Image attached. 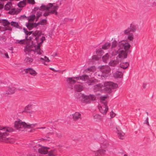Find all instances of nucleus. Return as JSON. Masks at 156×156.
Returning a JSON list of instances; mask_svg holds the SVG:
<instances>
[{
  "label": "nucleus",
  "mask_w": 156,
  "mask_h": 156,
  "mask_svg": "<svg viewBox=\"0 0 156 156\" xmlns=\"http://www.w3.org/2000/svg\"><path fill=\"white\" fill-rule=\"evenodd\" d=\"M13 129L8 127L0 126V141L7 143H13L15 142L14 139L12 137H7L6 135H8L7 132H11L13 131Z\"/></svg>",
  "instance_id": "nucleus-1"
},
{
  "label": "nucleus",
  "mask_w": 156,
  "mask_h": 156,
  "mask_svg": "<svg viewBox=\"0 0 156 156\" xmlns=\"http://www.w3.org/2000/svg\"><path fill=\"white\" fill-rule=\"evenodd\" d=\"M58 8V6L55 3H49L47 5H42L40 7V9L41 11L47 10L48 12H46L43 14L44 16L45 17L48 16L51 14H55L57 15L58 13L57 10Z\"/></svg>",
  "instance_id": "nucleus-2"
},
{
  "label": "nucleus",
  "mask_w": 156,
  "mask_h": 156,
  "mask_svg": "<svg viewBox=\"0 0 156 156\" xmlns=\"http://www.w3.org/2000/svg\"><path fill=\"white\" fill-rule=\"evenodd\" d=\"M130 45L126 40H122L119 42L117 46V49H112L111 54L112 56L116 55L118 54V50L123 48L125 50H128L130 48Z\"/></svg>",
  "instance_id": "nucleus-3"
},
{
  "label": "nucleus",
  "mask_w": 156,
  "mask_h": 156,
  "mask_svg": "<svg viewBox=\"0 0 156 156\" xmlns=\"http://www.w3.org/2000/svg\"><path fill=\"white\" fill-rule=\"evenodd\" d=\"M34 124H27L25 122H23L21 120L16 121L14 122V127L17 129H20L22 127L32 128L35 126Z\"/></svg>",
  "instance_id": "nucleus-4"
},
{
  "label": "nucleus",
  "mask_w": 156,
  "mask_h": 156,
  "mask_svg": "<svg viewBox=\"0 0 156 156\" xmlns=\"http://www.w3.org/2000/svg\"><path fill=\"white\" fill-rule=\"evenodd\" d=\"M36 51L31 49V47L29 46H26L24 49V51L26 55L28 54L30 55H34V54L36 53L39 55L42 54V51H41L40 44L38 45L36 47H35Z\"/></svg>",
  "instance_id": "nucleus-5"
},
{
  "label": "nucleus",
  "mask_w": 156,
  "mask_h": 156,
  "mask_svg": "<svg viewBox=\"0 0 156 156\" xmlns=\"http://www.w3.org/2000/svg\"><path fill=\"white\" fill-rule=\"evenodd\" d=\"M4 9L7 11L9 10L8 13L12 15L17 14L20 11H18L13 6L12 3L10 2H8L5 5Z\"/></svg>",
  "instance_id": "nucleus-6"
},
{
  "label": "nucleus",
  "mask_w": 156,
  "mask_h": 156,
  "mask_svg": "<svg viewBox=\"0 0 156 156\" xmlns=\"http://www.w3.org/2000/svg\"><path fill=\"white\" fill-rule=\"evenodd\" d=\"M104 87H105V90L108 92L111 91L112 89H115L118 87V85L112 82H107L104 83Z\"/></svg>",
  "instance_id": "nucleus-7"
},
{
  "label": "nucleus",
  "mask_w": 156,
  "mask_h": 156,
  "mask_svg": "<svg viewBox=\"0 0 156 156\" xmlns=\"http://www.w3.org/2000/svg\"><path fill=\"white\" fill-rule=\"evenodd\" d=\"M80 77V79L82 80L86 81L87 80V83L89 85H92L96 81V80L94 78L91 79L89 80V76L87 75H85L82 76H78Z\"/></svg>",
  "instance_id": "nucleus-8"
},
{
  "label": "nucleus",
  "mask_w": 156,
  "mask_h": 156,
  "mask_svg": "<svg viewBox=\"0 0 156 156\" xmlns=\"http://www.w3.org/2000/svg\"><path fill=\"white\" fill-rule=\"evenodd\" d=\"M98 69H100L103 74V76H106L111 71L110 67L107 66H101L98 67Z\"/></svg>",
  "instance_id": "nucleus-9"
},
{
  "label": "nucleus",
  "mask_w": 156,
  "mask_h": 156,
  "mask_svg": "<svg viewBox=\"0 0 156 156\" xmlns=\"http://www.w3.org/2000/svg\"><path fill=\"white\" fill-rule=\"evenodd\" d=\"M98 108L100 112L104 115H105L108 111V107L107 104H105L104 102V104H101V105L99 106Z\"/></svg>",
  "instance_id": "nucleus-10"
},
{
  "label": "nucleus",
  "mask_w": 156,
  "mask_h": 156,
  "mask_svg": "<svg viewBox=\"0 0 156 156\" xmlns=\"http://www.w3.org/2000/svg\"><path fill=\"white\" fill-rule=\"evenodd\" d=\"M81 97L84 101L89 100L94 101L95 100L96 98V97L94 95L91 94L87 96L82 94L81 95Z\"/></svg>",
  "instance_id": "nucleus-11"
},
{
  "label": "nucleus",
  "mask_w": 156,
  "mask_h": 156,
  "mask_svg": "<svg viewBox=\"0 0 156 156\" xmlns=\"http://www.w3.org/2000/svg\"><path fill=\"white\" fill-rule=\"evenodd\" d=\"M120 60V59L118 58V57H117L115 59L111 60L109 61V65L111 67H115L119 64Z\"/></svg>",
  "instance_id": "nucleus-12"
},
{
  "label": "nucleus",
  "mask_w": 156,
  "mask_h": 156,
  "mask_svg": "<svg viewBox=\"0 0 156 156\" xmlns=\"http://www.w3.org/2000/svg\"><path fill=\"white\" fill-rule=\"evenodd\" d=\"M72 119L74 121H77L82 119L81 114L78 112H76L72 114Z\"/></svg>",
  "instance_id": "nucleus-13"
},
{
  "label": "nucleus",
  "mask_w": 156,
  "mask_h": 156,
  "mask_svg": "<svg viewBox=\"0 0 156 156\" xmlns=\"http://www.w3.org/2000/svg\"><path fill=\"white\" fill-rule=\"evenodd\" d=\"M16 91V88L13 87H9L7 88L5 94L6 95H11L15 93Z\"/></svg>",
  "instance_id": "nucleus-14"
},
{
  "label": "nucleus",
  "mask_w": 156,
  "mask_h": 156,
  "mask_svg": "<svg viewBox=\"0 0 156 156\" xmlns=\"http://www.w3.org/2000/svg\"><path fill=\"white\" fill-rule=\"evenodd\" d=\"M127 50H122L119 51V55L117 56L118 57V58L119 59L120 58H127V56L128 51Z\"/></svg>",
  "instance_id": "nucleus-15"
},
{
  "label": "nucleus",
  "mask_w": 156,
  "mask_h": 156,
  "mask_svg": "<svg viewBox=\"0 0 156 156\" xmlns=\"http://www.w3.org/2000/svg\"><path fill=\"white\" fill-rule=\"evenodd\" d=\"M80 79V77H69L67 79L66 81L67 82L70 84H74L76 82V81Z\"/></svg>",
  "instance_id": "nucleus-16"
},
{
  "label": "nucleus",
  "mask_w": 156,
  "mask_h": 156,
  "mask_svg": "<svg viewBox=\"0 0 156 156\" xmlns=\"http://www.w3.org/2000/svg\"><path fill=\"white\" fill-rule=\"evenodd\" d=\"M26 73H29L30 75L35 76L37 75V72L33 69L29 68L24 69Z\"/></svg>",
  "instance_id": "nucleus-17"
},
{
  "label": "nucleus",
  "mask_w": 156,
  "mask_h": 156,
  "mask_svg": "<svg viewBox=\"0 0 156 156\" xmlns=\"http://www.w3.org/2000/svg\"><path fill=\"white\" fill-rule=\"evenodd\" d=\"M49 148L47 147H41V148L39 149V152L42 154H46L48 152V150Z\"/></svg>",
  "instance_id": "nucleus-18"
},
{
  "label": "nucleus",
  "mask_w": 156,
  "mask_h": 156,
  "mask_svg": "<svg viewBox=\"0 0 156 156\" xmlns=\"http://www.w3.org/2000/svg\"><path fill=\"white\" fill-rule=\"evenodd\" d=\"M38 25V24L28 22L27 25V27L29 30H30L33 28L36 27Z\"/></svg>",
  "instance_id": "nucleus-19"
},
{
  "label": "nucleus",
  "mask_w": 156,
  "mask_h": 156,
  "mask_svg": "<svg viewBox=\"0 0 156 156\" xmlns=\"http://www.w3.org/2000/svg\"><path fill=\"white\" fill-rule=\"evenodd\" d=\"M123 75V73L119 71H116L113 73V76L115 78H121Z\"/></svg>",
  "instance_id": "nucleus-20"
},
{
  "label": "nucleus",
  "mask_w": 156,
  "mask_h": 156,
  "mask_svg": "<svg viewBox=\"0 0 156 156\" xmlns=\"http://www.w3.org/2000/svg\"><path fill=\"white\" fill-rule=\"evenodd\" d=\"M116 133L119 138L121 139H123L125 137V133L121 130L117 129Z\"/></svg>",
  "instance_id": "nucleus-21"
},
{
  "label": "nucleus",
  "mask_w": 156,
  "mask_h": 156,
  "mask_svg": "<svg viewBox=\"0 0 156 156\" xmlns=\"http://www.w3.org/2000/svg\"><path fill=\"white\" fill-rule=\"evenodd\" d=\"M32 105L31 104L28 105H27L25 108L24 112H28L30 113H32L33 111H30L31 109L32 108Z\"/></svg>",
  "instance_id": "nucleus-22"
},
{
  "label": "nucleus",
  "mask_w": 156,
  "mask_h": 156,
  "mask_svg": "<svg viewBox=\"0 0 156 156\" xmlns=\"http://www.w3.org/2000/svg\"><path fill=\"white\" fill-rule=\"evenodd\" d=\"M33 59L32 58L28 57H26L24 59V62L27 64H30L33 62Z\"/></svg>",
  "instance_id": "nucleus-23"
},
{
  "label": "nucleus",
  "mask_w": 156,
  "mask_h": 156,
  "mask_svg": "<svg viewBox=\"0 0 156 156\" xmlns=\"http://www.w3.org/2000/svg\"><path fill=\"white\" fill-rule=\"evenodd\" d=\"M11 25L16 28L19 29H22V27L20 26L19 23L18 22H16L14 21H12L11 22Z\"/></svg>",
  "instance_id": "nucleus-24"
},
{
  "label": "nucleus",
  "mask_w": 156,
  "mask_h": 156,
  "mask_svg": "<svg viewBox=\"0 0 156 156\" xmlns=\"http://www.w3.org/2000/svg\"><path fill=\"white\" fill-rule=\"evenodd\" d=\"M74 88L76 91L78 92H80L83 90V87L80 84H76L74 86Z\"/></svg>",
  "instance_id": "nucleus-25"
},
{
  "label": "nucleus",
  "mask_w": 156,
  "mask_h": 156,
  "mask_svg": "<svg viewBox=\"0 0 156 156\" xmlns=\"http://www.w3.org/2000/svg\"><path fill=\"white\" fill-rule=\"evenodd\" d=\"M129 66V64L127 62H123L121 63L120 64V68L123 69H126Z\"/></svg>",
  "instance_id": "nucleus-26"
},
{
  "label": "nucleus",
  "mask_w": 156,
  "mask_h": 156,
  "mask_svg": "<svg viewBox=\"0 0 156 156\" xmlns=\"http://www.w3.org/2000/svg\"><path fill=\"white\" fill-rule=\"evenodd\" d=\"M105 151L104 149H101L97 151L95 153V155L96 156H98L99 154L100 155H103L105 152Z\"/></svg>",
  "instance_id": "nucleus-27"
},
{
  "label": "nucleus",
  "mask_w": 156,
  "mask_h": 156,
  "mask_svg": "<svg viewBox=\"0 0 156 156\" xmlns=\"http://www.w3.org/2000/svg\"><path fill=\"white\" fill-rule=\"evenodd\" d=\"M48 155L50 156H56L57 151L56 150H51L48 152Z\"/></svg>",
  "instance_id": "nucleus-28"
},
{
  "label": "nucleus",
  "mask_w": 156,
  "mask_h": 156,
  "mask_svg": "<svg viewBox=\"0 0 156 156\" xmlns=\"http://www.w3.org/2000/svg\"><path fill=\"white\" fill-rule=\"evenodd\" d=\"M27 3L26 0H23L20 2L18 4V5L19 7L21 8L25 6Z\"/></svg>",
  "instance_id": "nucleus-29"
},
{
  "label": "nucleus",
  "mask_w": 156,
  "mask_h": 156,
  "mask_svg": "<svg viewBox=\"0 0 156 156\" xmlns=\"http://www.w3.org/2000/svg\"><path fill=\"white\" fill-rule=\"evenodd\" d=\"M103 87L102 85L101 84H98L94 86V89L95 91H98L101 90V89Z\"/></svg>",
  "instance_id": "nucleus-30"
},
{
  "label": "nucleus",
  "mask_w": 156,
  "mask_h": 156,
  "mask_svg": "<svg viewBox=\"0 0 156 156\" xmlns=\"http://www.w3.org/2000/svg\"><path fill=\"white\" fill-rule=\"evenodd\" d=\"M93 119L94 121H98L101 119V117L98 114H96L94 116Z\"/></svg>",
  "instance_id": "nucleus-31"
},
{
  "label": "nucleus",
  "mask_w": 156,
  "mask_h": 156,
  "mask_svg": "<svg viewBox=\"0 0 156 156\" xmlns=\"http://www.w3.org/2000/svg\"><path fill=\"white\" fill-rule=\"evenodd\" d=\"M1 21V23L3 24V25L4 27L9 26V25L11 24V23L6 20H2Z\"/></svg>",
  "instance_id": "nucleus-32"
},
{
  "label": "nucleus",
  "mask_w": 156,
  "mask_h": 156,
  "mask_svg": "<svg viewBox=\"0 0 156 156\" xmlns=\"http://www.w3.org/2000/svg\"><path fill=\"white\" fill-rule=\"evenodd\" d=\"M111 46V44L110 43H107L103 45L102 47V48L104 49H107L109 48Z\"/></svg>",
  "instance_id": "nucleus-33"
},
{
  "label": "nucleus",
  "mask_w": 156,
  "mask_h": 156,
  "mask_svg": "<svg viewBox=\"0 0 156 156\" xmlns=\"http://www.w3.org/2000/svg\"><path fill=\"white\" fill-rule=\"evenodd\" d=\"M109 55L108 53H106L102 57V59L103 62H106L109 59Z\"/></svg>",
  "instance_id": "nucleus-34"
},
{
  "label": "nucleus",
  "mask_w": 156,
  "mask_h": 156,
  "mask_svg": "<svg viewBox=\"0 0 156 156\" xmlns=\"http://www.w3.org/2000/svg\"><path fill=\"white\" fill-rule=\"evenodd\" d=\"M96 68L94 66H92L89 67L86 69V71L88 72H93L95 71Z\"/></svg>",
  "instance_id": "nucleus-35"
},
{
  "label": "nucleus",
  "mask_w": 156,
  "mask_h": 156,
  "mask_svg": "<svg viewBox=\"0 0 156 156\" xmlns=\"http://www.w3.org/2000/svg\"><path fill=\"white\" fill-rule=\"evenodd\" d=\"M107 96H101L100 97L101 102L102 103V104H104V102L105 103V104H107L106 101V99L107 98Z\"/></svg>",
  "instance_id": "nucleus-36"
},
{
  "label": "nucleus",
  "mask_w": 156,
  "mask_h": 156,
  "mask_svg": "<svg viewBox=\"0 0 156 156\" xmlns=\"http://www.w3.org/2000/svg\"><path fill=\"white\" fill-rule=\"evenodd\" d=\"M127 39L130 41H133L134 39V36L133 33H129Z\"/></svg>",
  "instance_id": "nucleus-37"
},
{
  "label": "nucleus",
  "mask_w": 156,
  "mask_h": 156,
  "mask_svg": "<svg viewBox=\"0 0 156 156\" xmlns=\"http://www.w3.org/2000/svg\"><path fill=\"white\" fill-rule=\"evenodd\" d=\"M35 18V15H31L28 17V19L29 20V22H30L33 21Z\"/></svg>",
  "instance_id": "nucleus-38"
},
{
  "label": "nucleus",
  "mask_w": 156,
  "mask_h": 156,
  "mask_svg": "<svg viewBox=\"0 0 156 156\" xmlns=\"http://www.w3.org/2000/svg\"><path fill=\"white\" fill-rule=\"evenodd\" d=\"M118 43L117 41L115 40H114L113 41L111 46V48L112 49H114L116 46H117V45Z\"/></svg>",
  "instance_id": "nucleus-39"
},
{
  "label": "nucleus",
  "mask_w": 156,
  "mask_h": 156,
  "mask_svg": "<svg viewBox=\"0 0 156 156\" xmlns=\"http://www.w3.org/2000/svg\"><path fill=\"white\" fill-rule=\"evenodd\" d=\"M41 25H45L47 24V20H42L38 23Z\"/></svg>",
  "instance_id": "nucleus-40"
},
{
  "label": "nucleus",
  "mask_w": 156,
  "mask_h": 156,
  "mask_svg": "<svg viewBox=\"0 0 156 156\" xmlns=\"http://www.w3.org/2000/svg\"><path fill=\"white\" fill-rule=\"evenodd\" d=\"M40 60H43L45 61L46 62H50V60L46 56H44V58H40Z\"/></svg>",
  "instance_id": "nucleus-41"
},
{
  "label": "nucleus",
  "mask_w": 156,
  "mask_h": 156,
  "mask_svg": "<svg viewBox=\"0 0 156 156\" xmlns=\"http://www.w3.org/2000/svg\"><path fill=\"white\" fill-rule=\"evenodd\" d=\"M131 31V29L129 28H128L124 31V33L125 34H128Z\"/></svg>",
  "instance_id": "nucleus-42"
},
{
  "label": "nucleus",
  "mask_w": 156,
  "mask_h": 156,
  "mask_svg": "<svg viewBox=\"0 0 156 156\" xmlns=\"http://www.w3.org/2000/svg\"><path fill=\"white\" fill-rule=\"evenodd\" d=\"M5 27L3 28V31H5L7 30H12V28L9 26L4 27Z\"/></svg>",
  "instance_id": "nucleus-43"
},
{
  "label": "nucleus",
  "mask_w": 156,
  "mask_h": 156,
  "mask_svg": "<svg viewBox=\"0 0 156 156\" xmlns=\"http://www.w3.org/2000/svg\"><path fill=\"white\" fill-rule=\"evenodd\" d=\"M25 41V40L24 39L20 40V41L19 40H16V43H19L20 44H22L24 43Z\"/></svg>",
  "instance_id": "nucleus-44"
},
{
  "label": "nucleus",
  "mask_w": 156,
  "mask_h": 156,
  "mask_svg": "<svg viewBox=\"0 0 156 156\" xmlns=\"http://www.w3.org/2000/svg\"><path fill=\"white\" fill-rule=\"evenodd\" d=\"M42 13L41 11L38 12L36 14L37 19V20L40 16H41Z\"/></svg>",
  "instance_id": "nucleus-45"
},
{
  "label": "nucleus",
  "mask_w": 156,
  "mask_h": 156,
  "mask_svg": "<svg viewBox=\"0 0 156 156\" xmlns=\"http://www.w3.org/2000/svg\"><path fill=\"white\" fill-rule=\"evenodd\" d=\"M116 114L113 111H111L110 112V115L111 118H113L115 117Z\"/></svg>",
  "instance_id": "nucleus-46"
},
{
  "label": "nucleus",
  "mask_w": 156,
  "mask_h": 156,
  "mask_svg": "<svg viewBox=\"0 0 156 156\" xmlns=\"http://www.w3.org/2000/svg\"><path fill=\"white\" fill-rule=\"evenodd\" d=\"M72 19H70L68 18H65L64 19V21H65V22H70V21H72Z\"/></svg>",
  "instance_id": "nucleus-47"
},
{
  "label": "nucleus",
  "mask_w": 156,
  "mask_h": 156,
  "mask_svg": "<svg viewBox=\"0 0 156 156\" xmlns=\"http://www.w3.org/2000/svg\"><path fill=\"white\" fill-rule=\"evenodd\" d=\"M4 55H5V56L7 58H9V57L8 54V53L7 52L4 51L3 53Z\"/></svg>",
  "instance_id": "nucleus-48"
},
{
  "label": "nucleus",
  "mask_w": 156,
  "mask_h": 156,
  "mask_svg": "<svg viewBox=\"0 0 156 156\" xmlns=\"http://www.w3.org/2000/svg\"><path fill=\"white\" fill-rule=\"evenodd\" d=\"M39 33H40V32L38 30H36L33 33V34L35 36H36L38 35Z\"/></svg>",
  "instance_id": "nucleus-49"
},
{
  "label": "nucleus",
  "mask_w": 156,
  "mask_h": 156,
  "mask_svg": "<svg viewBox=\"0 0 156 156\" xmlns=\"http://www.w3.org/2000/svg\"><path fill=\"white\" fill-rule=\"evenodd\" d=\"M136 30V28L134 27L133 26V27H132V28H131V30L132 32H134Z\"/></svg>",
  "instance_id": "nucleus-50"
},
{
  "label": "nucleus",
  "mask_w": 156,
  "mask_h": 156,
  "mask_svg": "<svg viewBox=\"0 0 156 156\" xmlns=\"http://www.w3.org/2000/svg\"><path fill=\"white\" fill-rule=\"evenodd\" d=\"M148 117H147L145 120V122H146V123L149 126V122H148Z\"/></svg>",
  "instance_id": "nucleus-51"
},
{
  "label": "nucleus",
  "mask_w": 156,
  "mask_h": 156,
  "mask_svg": "<svg viewBox=\"0 0 156 156\" xmlns=\"http://www.w3.org/2000/svg\"><path fill=\"white\" fill-rule=\"evenodd\" d=\"M92 59L94 60H97L98 59V58L96 56H94L92 57Z\"/></svg>",
  "instance_id": "nucleus-52"
},
{
  "label": "nucleus",
  "mask_w": 156,
  "mask_h": 156,
  "mask_svg": "<svg viewBox=\"0 0 156 156\" xmlns=\"http://www.w3.org/2000/svg\"><path fill=\"white\" fill-rule=\"evenodd\" d=\"M44 37H42V41L41 42H40V43L38 45H39V44H40H40H41V43H42L43 42V41L44 40Z\"/></svg>",
  "instance_id": "nucleus-53"
},
{
  "label": "nucleus",
  "mask_w": 156,
  "mask_h": 156,
  "mask_svg": "<svg viewBox=\"0 0 156 156\" xmlns=\"http://www.w3.org/2000/svg\"><path fill=\"white\" fill-rule=\"evenodd\" d=\"M3 7V5L1 3H0V10L2 9Z\"/></svg>",
  "instance_id": "nucleus-54"
},
{
  "label": "nucleus",
  "mask_w": 156,
  "mask_h": 156,
  "mask_svg": "<svg viewBox=\"0 0 156 156\" xmlns=\"http://www.w3.org/2000/svg\"><path fill=\"white\" fill-rule=\"evenodd\" d=\"M32 32H33L32 31L28 32V34H27V35H30V34H32Z\"/></svg>",
  "instance_id": "nucleus-55"
},
{
  "label": "nucleus",
  "mask_w": 156,
  "mask_h": 156,
  "mask_svg": "<svg viewBox=\"0 0 156 156\" xmlns=\"http://www.w3.org/2000/svg\"><path fill=\"white\" fill-rule=\"evenodd\" d=\"M50 69L51 70H52L54 72H56L57 71L55 70L54 68H50Z\"/></svg>",
  "instance_id": "nucleus-56"
},
{
  "label": "nucleus",
  "mask_w": 156,
  "mask_h": 156,
  "mask_svg": "<svg viewBox=\"0 0 156 156\" xmlns=\"http://www.w3.org/2000/svg\"><path fill=\"white\" fill-rule=\"evenodd\" d=\"M24 30H25V33L27 34H27H28V31L27 30H26L25 29H24Z\"/></svg>",
  "instance_id": "nucleus-57"
},
{
  "label": "nucleus",
  "mask_w": 156,
  "mask_h": 156,
  "mask_svg": "<svg viewBox=\"0 0 156 156\" xmlns=\"http://www.w3.org/2000/svg\"><path fill=\"white\" fill-rule=\"evenodd\" d=\"M38 9H39V8L36 7V8H34V10L35 11H36V10H37Z\"/></svg>",
  "instance_id": "nucleus-58"
},
{
  "label": "nucleus",
  "mask_w": 156,
  "mask_h": 156,
  "mask_svg": "<svg viewBox=\"0 0 156 156\" xmlns=\"http://www.w3.org/2000/svg\"><path fill=\"white\" fill-rule=\"evenodd\" d=\"M98 75L99 76H101L102 75H101L100 74H96V75Z\"/></svg>",
  "instance_id": "nucleus-59"
},
{
  "label": "nucleus",
  "mask_w": 156,
  "mask_h": 156,
  "mask_svg": "<svg viewBox=\"0 0 156 156\" xmlns=\"http://www.w3.org/2000/svg\"><path fill=\"white\" fill-rule=\"evenodd\" d=\"M2 28V27L1 26H0V31H2L1 30Z\"/></svg>",
  "instance_id": "nucleus-60"
},
{
  "label": "nucleus",
  "mask_w": 156,
  "mask_h": 156,
  "mask_svg": "<svg viewBox=\"0 0 156 156\" xmlns=\"http://www.w3.org/2000/svg\"><path fill=\"white\" fill-rule=\"evenodd\" d=\"M123 156H128L126 154H124Z\"/></svg>",
  "instance_id": "nucleus-61"
},
{
  "label": "nucleus",
  "mask_w": 156,
  "mask_h": 156,
  "mask_svg": "<svg viewBox=\"0 0 156 156\" xmlns=\"http://www.w3.org/2000/svg\"><path fill=\"white\" fill-rule=\"evenodd\" d=\"M30 156H35L33 154H31Z\"/></svg>",
  "instance_id": "nucleus-62"
},
{
  "label": "nucleus",
  "mask_w": 156,
  "mask_h": 156,
  "mask_svg": "<svg viewBox=\"0 0 156 156\" xmlns=\"http://www.w3.org/2000/svg\"><path fill=\"white\" fill-rule=\"evenodd\" d=\"M1 20H0V23H1V22H2V21H1Z\"/></svg>",
  "instance_id": "nucleus-63"
},
{
  "label": "nucleus",
  "mask_w": 156,
  "mask_h": 156,
  "mask_svg": "<svg viewBox=\"0 0 156 156\" xmlns=\"http://www.w3.org/2000/svg\"><path fill=\"white\" fill-rule=\"evenodd\" d=\"M145 86H144V88H145Z\"/></svg>",
  "instance_id": "nucleus-64"
}]
</instances>
